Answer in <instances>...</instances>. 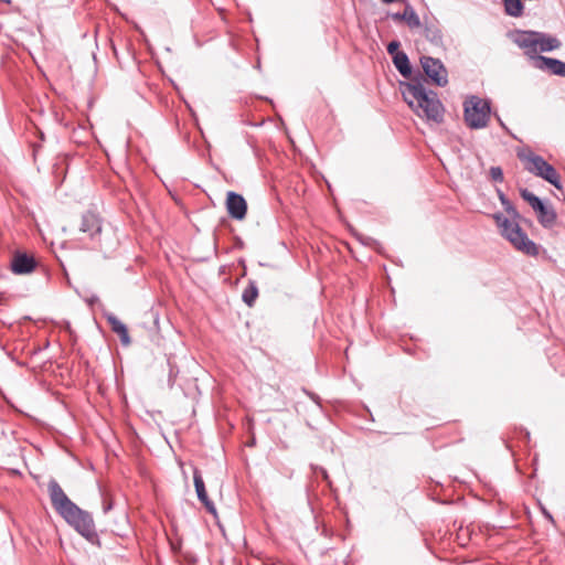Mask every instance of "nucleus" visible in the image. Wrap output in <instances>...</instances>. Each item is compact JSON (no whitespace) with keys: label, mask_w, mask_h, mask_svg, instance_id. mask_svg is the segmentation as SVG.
Returning <instances> with one entry per match:
<instances>
[{"label":"nucleus","mask_w":565,"mask_h":565,"mask_svg":"<svg viewBox=\"0 0 565 565\" xmlns=\"http://www.w3.org/2000/svg\"><path fill=\"white\" fill-rule=\"evenodd\" d=\"M423 81V76L418 75L409 82H399L402 96L417 116L440 124L444 120L445 108L437 94L424 87Z\"/></svg>","instance_id":"obj_1"},{"label":"nucleus","mask_w":565,"mask_h":565,"mask_svg":"<svg viewBox=\"0 0 565 565\" xmlns=\"http://www.w3.org/2000/svg\"><path fill=\"white\" fill-rule=\"evenodd\" d=\"M62 518L88 542L93 544L98 543V534L90 513L76 504L68 512L64 513Z\"/></svg>","instance_id":"obj_4"},{"label":"nucleus","mask_w":565,"mask_h":565,"mask_svg":"<svg viewBox=\"0 0 565 565\" xmlns=\"http://www.w3.org/2000/svg\"><path fill=\"white\" fill-rule=\"evenodd\" d=\"M226 210L232 218L243 221L247 214V202L243 195L230 191L226 195Z\"/></svg>","instance_id":"obj_10"},{"label":"nucleus","mask_w":565,"mask_h":565,"mask_svg":"<svg viewBox=\"0 0 565 565\" xmlns=\"http://www.w3.org/2000/svg\"><path fill=\"white\" fill-rule=\"evenodd\" d=\"M420 64L425 75L437 86L444 87L448 84V73L444 64L431 56H422Z\"/></svg>","instance_id":"obj_7"},{"label":"nucleus","mask_w":565,"mask_h":565,"mask_svg":"<svg viewBox=\"0 0 565 565\" xmlns=\"http://www.w3.org/2000/svg\"><path fill=\"white\" fill-rule=\"evenodd\" d=\"M399 46H401V43L396 40L390 42L387 44V52L388 54L393 57L394 54L396 53H402V51H399Z\"/></svg>","instance_id":"obj_23"},{"label":"nucleus","mask_w":565,"mask_h":565,"mask_svg":"<svg viewBox=\"0 0 565 565\" xmlns=\"http://www.w3.org/2000/svg\"><path fill=\"white\" fill-rule=\"evenodd\" d=\"M531 65L534 68L548 71L554 75L565 76V62L545 56H533Z\"/></svg>","instance_id":"obj_12"},{"label":"nucleus","mask_w":565,"mask_h":565,"mask_svg":"<svg viewBox=\"0 0 565 565\" xmlns=\"http://www.w3.org/2000/svg\"><path fill=\"white\" fill-rule=\"evenodd\" d=\"M520 195L533 209L539 223L543 227L550 228L555 224L556 212L552 205L544 203L539 196L525 188L520 189Z\"/></svg>","instance_id":"obj_5"},{"label":"nucleus","mask_w":565,"mask_h":565,"mask_svg":"<svg viewBox=\"0 0 565 565\" xmlns=\"http://www.w3.org/2000/svg\"><path fill=\"white\" fill-rule=\"evenodd\" d=\"M401 18L403 20H405L409 26H418L419 25V19L417 17V14L409 7L405 8V10H404L403 14L401 15Z\"/></svg>","instance_id":"obj_20"},{"label":"nucleus","mask_w":565,"mask_h":565,"mask_svg":"<svg viewBox=\"0 0 565 565\" xmlns=\"http://www.w3.org/2000/svg\"><path fill=\"white\" fill-rule=\"evenodd\" d=\"M113 509V502L111 501H105L103 505L104 513H108Z\"/></svg>","instance_id":"obj_25"},{"label":"nucleus","mask_w":565,"mask_h":565,"mask_svg":"<svg viewBox=\"0 0 565 565\" xmlns=\"http://www.w3.org/2000/svg\"><path fill=\"white\" fill-rule=\"evenodd\" d=\"M168 366H169L168 384L170 387H172L174 385L175 379L178 377L179 367L174 363H172V361L170 359L168 360Z\"/></svg>","instance_id":"obj_21"},{"label":"nucleus","mask_w":565,"mask_h":565,"mask_svg":"<svg viewBox=\"0 0 565 565\" xmlns=\"http://www.w3.org/2000/svg\"><path fill=\"white\" fill-rule=\"evenodd\" d=\"M544 513H545V515H546L548 519H551V520H552V515H550V514H548L547 512H545V511H544Z\"/></svg>","instance_id":"obj_30"},{"label":"nucleus","mask_w":565,"mask_h":565,"mask_svg":"<svg viewBox=\"0 0 565 565\" xmlns=\"http://www.w3.org/2000/svg\"><path fill=\"white\" fill-rule=\"evenodd\" d=\"M97 300H98V297L94 296V297H92V298L88 300V302H89L90 305H93V303H94V302H96Z\"/></svg>","instance_id":"obj_28"},{"label":"nucleus","mask_w":565,"mask_h":565,"mask_svg":"<svg viewBox=\"0 0 565 565\" xmlns=\"http://www.w3.org/2000/svg\"><path fill=\"white\" fill-rule=\"evenodd\" d=\"M105 40L113 45L114 52L116 53V47H115V43L113 42V38H105Z\"/></svg>","instance_id":"obj_27"},{"label":"nucleus","mask_w":565,"mask_h":565,"mask_svg":"<svg viewBox=\"0 0 565 565\" xmlns=\"http://www.w3.org/2000/svg\"><path fill=\"white\" fill-rule=\"evenodd\" d=\"M491 106L488 99L470 96L463 103V118L470 129H483L490 120Z\"/></svg>","instance_id":"obj_3"},{"label":"nucleus","mask_w":565,"mask_h":565,"mask_svg":"<svg viewBox=\"0 0 565 565\" xmlns=\"http://www.w3.org/2000/svg\"><path fill=\"white\" fill-rule=\"evenodd\" d=\"M193 481L198 499L205 507L209 513L216 515V508L214 503L209 499L203 478L198 469H195L193 472Z\"/></svg>","instance_id":"obj_14"},{"label":"nucleus","mask_w":565,"mask_h":565,"mask_svg":"<svg viewBox=\"0 0 565 565\" xmlns=\"http://www.w3.org/2000/svg\"><path fill=\"white\" fill-rule=\"evenodd\" d=\"M79 231L86 233L94 243L95 248H100V235L103 231V221L98 214L86 212L82 215Z\"/></svg>","instance_id":"obj_8"},{"label":"nucleus","mask_w":565,"mask_h":565,"mask_svg":"<svg viewBox=\"0 0 565 565\" xmlns=\"http://www.w3.org/2000/svg\"><path fill=\"white\" fill-rule=\"evenodd\" d=\"M520 35H530V36H533V35H543L542 33H539V32H535V31H522L520 32Z\"/></svg>","instance_id":"obj_26"},{"label":"nucleus","mask_w":565,"mask_h":565,"mask_svg":"<svg viewBox=\"0 0 565 565\" xmlns=\"http://www.w3.org/2000/svg\"><path fill=\"white\" fill-rule=\"evenodd\" d=\"M383 1L386 3H392V2H396L397 0H383Z\"/></svg>","instance_id":"obj_29"},{"label":"nucleus","mask_w":565,"mask_h":565,"mask_svg":"<svg viewBox=\"0 0 565 565\" xmlns=\"http://www.w3.org/2000/svg\"><path fill=\"white\" fill-rule=\"evenodd\" d=\"M36 267L34 257L25 253H17L11 262V269L14 274L24 275L30 274Z\"/></svg>","instance_id":"obj_13"},{"label":"nucleus","mask_w":565,"mask_h":565,"mask_svg":"<svg viewBox=\"0 0 565 565\" xmlns=\"http://www.w3.org/2000/svg\"><path fill=\"white\" fill-rule=\"evenodd\" d=\"M515 43L533 62V56H539V52H548L561 45L557 38H515Z\"/></svg>","instance_id":"obj_6"},{"label":"nucleus","mask_w":565,"mask_h":565,"mask_svg":"<svg viewBox=\"0 0 565 565\" xmlns=\"http://www.w3.org/2000/svg\"><path fill=\"white\" fill-rule=\"evenodd\" d=\"M497 194L504 211L508 214V216L503 215L502 213L493 214V218L500 230L501 235L507 238L518 250H521L529 256H536L539 254L536 244L529 238L527 234L518 223V220L521 218L520 213L500 189H497Z\"/></svg>","instance_id":"obj_2"},{"label":"nucleus","mask_w":565,"mask_h":565,"mask_svg":"<svg viewBox=\"0 0 565 565\" xmlns=\"http://www.w3.org/2000/svg\"><path fill=\"white\" fill-rule=\"evenodd\" d=\"M104 317L110 324L111 331L119 335L121 344L128 347L131 343L127 327L111 312H105Z\"/></svg>","instance_id":"obj_15"},{"label":"nucleus","mask_w":565,"mask_h":565,"mask_svg":"<svg viewBox=\"0 0 565 565\" xmlns=\"http://www.w3.org/2000/svg\"><path fill=\"white\" fill-rule=\"evenodd\" d=\"M392 58L395 67L401 73V75L405 78H409L412 75V66L408 56L404 52H402L394 54Z\"/></svg>","instance_id":"obj_16"},{"label":"nucleus","mask_w":565,"mask_h":565,"mask_svg":"<svg viewBox=\"0 0 565 565\" xmlns=\"http://www.w3.org/2000/svg\"><path fill=\"white\" fill-rule=\"evenodd\" d=\"M47 492L53 508L61 516L76 505L55 479L49 481Z\"/></svg>","instance_id":"obj_9"},{"label":"nucleus","mask_w":565,"mask_h":565,"mask_svg":"<svg viewBox=\"0 0 565 565\" xmlns=\"http://www.w3.org/2000/svg\"><path fill=\"white\" fill-rule=\"evenodd\" d=\"M489 174L491 180H493L494 182L503 181V171L500 167H491L489 170Z\"/></svg>","instance_id":"obj_22"},{"label":"nucleus","mask_w":565,"mask_h":565,"mask_svg":"<svg viewBox=\"0 0 565 565\" xmlns=\"http://www.w3.org/2000/svg\"><path fill=\"white\" fill-rule=\"evenodd\" d=\"M313 470L316 473H320V476H322V478L328 481L329 480V476H328V472L324 468L322 467H313Z\"/></svg>","instance_id":"obj_24"},{"label":"nucleus","mask_w":565,"mask_h":565,"mask_svg":"<svg viewBox=\"0 0 565 565\" xmlns=\"http://www.w3.org/2000/svg\"><path fill=\"white\" fill-rule=\"evenodd\" d=\"M505 12L512 17L522 14L523 4L521 0H503Z\"/></svg>","instance_id":"obj_19"},{"label":"nucleus","mask_w":565,"mask_h":565,"mask_svg":"<svg viewBox=\"0 0 565 565\" xmlns=\"http://www.w3.org/2000/svg\"><path fill=\"white\" fill-rule=\"evenodd\" d=\"M518 158L524 164V169L535 177H540L548 163L543 157L534 153L532 150L520 151Z\"/></svg>","instance_id":"obj_11"},{"label":"nucleus","mask_w":565,"mask_h":565,"mask_svg":"<svg viewBox=\"0 0 565 565\" xmlns=\"http://www.w3.org/2000/svg\"><path fill=\"white\" fill-rule=\"evenodd\" d=\"M539 178L544 179L545 181H547L548 183H551L558 190H562V188H563L559 173L550 163L546 164L542 174Z\"/></svg>","instance_id":"obj_17"},{"label":"nucleus","mask_w":565,"mask_h":565,"mask_svg":"<svg viewBox=\"0 0 565 565\" xmlns=\"http://www.w3.org/2000/svg\"><path fill=\"white\" fill-rule=\"evenodd\" d=\"M257 297L258 287L255 281L250 280L243 291L242 299L248 307H253Z\"/></svg>","instance_id":"obj_18"}]
</instances>
